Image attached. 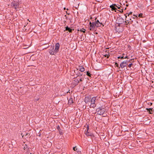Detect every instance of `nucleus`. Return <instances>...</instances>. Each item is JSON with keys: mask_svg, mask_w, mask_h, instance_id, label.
Instances as JSON below:
<instances>
[{"mask_svg": "<svg viewBox=\"0 0 154 154\" xmlns=\"http://www.w3.org/2000/svg\"><path fill=\"white\" fill-rule=\"evenodd\" d=\"M19 3L14 1L12 2L11 4V6L15 8L16 10V11L18 10L17 8H19Z\"/></svg>", "mask_w": 154, "mask_h": 154, "instance_id": "f03ea898", "label": "nucleus"}, {"mask_svg": "<svg viewBox=\"0 0 154 154\" xmlns=\"http://www.w3.org/2000/svg\"><path fill=\"white\" fill-rule=\"evenodd\" d=\"M86 108V106L84 105L83 106V108L84 109H85Z\"/></svg>", "mask_w": 154, "mask_h": 154, "instance_id": "c9c22d12", "label": "nucleus"}, {"mask_svg": "<svg viewBox=\"0 0 154 154\" xmlns=\"http://www.w3.org/2000/svg\"><path fill=\"white\" fill-rule=\"evenodd\" d=\"M118 21L120 23V24H122L125 22L124 20L122 18H119V19Z\"/></svg>", "mask_w": 154, "mask_h": 154, "instance_id": "9d476101", "label": "nucleus"}, {"mask_svg": "<svg viewBox=\"0 0 154 154\" xmlns=\"http://www.w3.org/2000/svg\"><path fill=\"white\" fill-rule=\"evenodd\" d=\"M74 29H72L69 27L68 26L66 27V30L68 31L69 32H72Z\"/></svg>", "mask_w": 154, "mask_h": 154, "instance_id": "f8f14e48", "label": "nucleus"}, {"mask_svg": "<svg viewBox=\"0 0 154 154\" xmlns=\"http://www.w3.org/2000/svg\"><path fill=\"white\" fill-rule=\"evenodd\" d=\"M82 81H83V80L82 79V78H81V79H80L79 80V82H82Z\"/></svg>", "mask_w": 154, "mask_h": 154, "instance_id": "f704fd0d", "label": "nucleus"}, {"mask_svg": "<svg viewBox=\"0 0 154 154\" xmlns=\"http://www.w3.org/2000/svg\"><path fill=\"white\" fill-rule=\"evenodd\" d=\"M132 14V12H131L129 13L127 12L125 14H126V15H127V16L128 17H129V16L131 17V16Z\"/></svg>", "mask_w": 154, "mask_h": 154, "instance_id": "aec40b11", "label": "nucleus"}, {"mask_svg": "<svg viewBox=\"0 0 154 154\" xmlns=\"http://www.w3.org/2000/svg\"><path fill=\"white\" fill-rule=\"evenodd\" d=\"M132 63H130L129 64H128V65H127L129 67V68H130L131 66L132 65Z\"/></svg>", "mask_w": 154, "mask_h": 154, "instance_id": "a878e982", "label": "nucleus"}, {"mask_svg": "<svg viewBox=\"0 0 154 154\" xmlns=\"http://www.w3.org/2000/svg\"><path fill=\"white\" fill-rule=\"evenodd\" d=\"M105 56V57H107V58H108L109 57V55H108L107 54H106Z\"/></svg>", "mask_w": 154, "mask_h": 154, "instance_id": "7c9ffc66", "label": "nucleus"}, {"mask_svg": "<svg viewBox=\"0 0 154 154\" xmlns=\"http://www.w3.org/2000/svg\"><path fill=\"white\" fill-rule=\"evenodd\" d=\"M86 75L89 77H91V74L89 72V71L87 72Z\"/></svg>", "mask_w": 154, "mask_h": 154, "instance_id": "4be33fe9", "label": "nucleus"}, {"mask_svg": "<svg viewBox=\"0 0 154 154\" xmlns=\"http://www.w3.org/2000/svg\"><path fill=\"white\" fill-rule=\"evenodd\" d=\"M143 15L142 14L140 13V14H139L138 17H142V16Z\"/></svg>", "mask_w": 154, "mask_h": 154, "instance_id": "c85d7f7f", "label": "nucleus"}, {"mask_svg": "<svg viewBox=\"0 0 154 154\" xmlns=\"http://www.w3.org/2000/svg\"><path fill=\"white\" fill-rule=\"evenodd\" d=\"M57 128L58 130H59V129L60 128V127H59V126H58L57 127Z\"/></svg>", "mask_w": 154, "mask_h": 154, "instance_id": "ea45409f", "label": "nucleus"}, {"mask_svg": "<svg viewBox=\"0 0 154 154\" xmlns=\"http://www.w3.org/2000/svg\"><path fill=\"white\" fill-rule=\"evenodd\" d=\"M113 5H114V6H115H115H116V7H117V5H116V4H113Z\"/></svg>", "mask_w": 154, "mask_h": 154, "instance_id": "a18cd8bd", "label": "nucleus"}, {"mask_svg": "<svg viewBox=\"0 0 154 154\" xmlns=\"http://www.w3.org/2000/svg\"><path fill=\"white\" fill-rule=\"evenodd\" d=\"M125 3H127V1H125Z\"/></svg>", "mask_w": 154, "mask_h": 154, "instance_id": "864d4df0", "label": "nucleus"}, {"mask_svg": "<svg viewBox=\"0 0 154 154\" xmlns=\"http://www.w3.org/2000/svg\"><path fill=\"white\" fill-rule=\"evenodd\" d=\"M60 48V44L59 43H57L55 45V48L54 49L55 54H56Z\"/></svg>", "mask_w": 154, "mask_h": 154, "instance_id": "39448f33", "label": "nucleus"}, {"mask_svg": "<svg viewBox=\"0 0 154 154\" xmlns=\"http://www.w3.org/2000/svg\"><path fill=\"white\" fill-rule=\"evenodd\" d=\"M92 23V22H90V23H89L90 26L91 25Z\"/></svg>", "mask_w": 154, "mask_h": 154, "instance_id": "a19ab883", "label": "nucleus"}, {"mask_svg": "<svg viewBox=\"0 0 154 154\" xmlns=\"http://www.w3.org/2000/svg\"><path fill=\"white\" fill-rule=\"evenodd\" d=\"M125 16V20L126 21H125V23H126L127 24L125 23V24H127V23H131L133 21V20H132V19L131 18V17L129 16V17H128L127 15H126V14H125L124 15Z\"/></svg>", "mask_w": 154, "mask_h": 154, "instance_id": "20e7f679", "label": "nucleus"}, {"mask_svg": "<svg viewBox=\"0 0 154 154\" xmlns=\"http://www.w3.org/2000/svg\"><path fill=\"white\" fill-rule=\"evenodd\" d=\"M69 10V9H68V8H67V9H66V10Z\"/></svg>", "mask_w": 154, "mask_h": 154, "instance_id": "603ef678", "label": "nucleus"}, {"mask_svg": "<svg viewBox=\"0 0 154 154\" xmlns=\"http://www.w3.org/2000/svg\"><path fill=\"white\" fill-rule=\"evenodd\" d=\"M96 111L97 114L100 115L104 114V115L103 116L104 117L106 116H107V114H106V113H105L106 109L102 106L97 109H96Z\"/></svg>", "mask_w": 154, "mask_h": 154, "instance_id": "f257e3e1", "label": "nucleus"}, {"mask_svg": "<svg viewBox=\"0 0 154 154\" xmlns=\"http://www.w3.org/2000/svg\"><path fill=\"white\" fill-rule=\"evenodd\" d=\"M128 65V60H126V61H124L122 62L120 64V66L121 68L122 69L125 66H126Z\"/></svg>", "mask_w": 154, "mask_h": 154, "instance_id": "423d86ee", "label": "nucleus"}, {"mask_svg": "<svg viewBox=\"0 0 154 154\" xmlns=\"http://www.w3.org/2000/svg\"><path fill=\"white\" fill-rule=\"evenodd\" d=\"M73 83L75 85H77L79 83V81L78 79H75L73 81Z\"/></svg>", "mask_w": 154, "mask_h": 154, "instance_id": "4468645a", "label": "nucleus"}, {"mask_svg": "<svg viewBox=\"0 0 154 154\" xmlns=\"http://www.w3.org/2000/svg\"><path fill=\"white\" fill-rule=\"evenodd\" d=\"M134 17H132V16H131V19H132V20H133V19H134L135 18V17H136V18H138V17H137V15L136 16L135 15H134Z\"/></svg>", "mask_w": 154, "mask_h": 154, "instance_id": "5701e85b", "label": "nucleus"}, {"mask_svg": "<svg viewBox=\"0 0 154 154\" xmlns=\"http://www.w3.org/2000/svg\"><path fill=\"white\" fill-rule=\"evenodd\" d=\"M96 19H97V18H95V22H95V24H96V23H97V24H98V25H99V24H100V26H101V25H102V23H100V22L99 21V20H96Z\"/></svg>", "mask_w": 154, "mask_h": 154, "instance_id": "dca6fc26", "label": "nucleus"}, {"mask_svg": "<svg viewBox=\"0 0 154 154\" xmlns=\"http://www.w3.org/2000/svg\"><path fill=\"white\" fill-rule=\"evenodd\" d=\"M146 109L147 110V111L149 112V114H152L153 110H152V108H147Z\"/></svg>", "mask_w": 154, "mask_h": 154, "instance_id": "2eb2a0df", "label": "nucleus"}, {"mask_svg": "<svg viewBox=\"0 0 154 154\" xmlns=\"http://www.w3.org/2000/svg\"><path fill=\"white\" fill-rule=\"evenodd\" d=\"M82 76V74H80V73L78 75L77 77H80Z\"/></svg>", "mask_w": 154, "mask_h": 154, "instance_id": "c756f323", "label": "nucleus"}, {"mask_svg": "<svg viewBox=\"0 0 154 154\" xmlns=\"http://www.w3.org/2000/svg\"><path fill=\"white\" fill-rule=\"evenodd\" d=\"M126 9H127L126 8V7H125V8L124 10H126Z\"/></svg>", "mask_w": 154, "mask_h": 154, "instance_id": "8fccbe9b", "label": "nucleus"}, {"mask_svg": "<svg viewBox=\"0 0 154 154\" xmlns=\"http://www.w3.org/2000/svg\"><path fill=\"white\" fill-rule=\"evenodd\" d=\"M118 23L119 26H121V24H120V23L119 22H118Z\"/></svg>", "mask_w": 154, "mask_h": 154, "instance_id": "58836bf2", "label": "nucleus"}, {"mask_svg": "<svg viewBox=\"0 0 154 154\" xmlns=\"http://www.w3.org/2000/svg\"><path fill=\"white\" fill-rule=\"evenodd\" d=\"M97 97H93L91 99V103H95L96 100H97Z\"/></svg>", "mask_w": 154, "mask_h": 154, "instance_id": "6e6552de", "label": "nucleus"}, {"mask_svg": "<svg viewBox=\"0 0 154 154\" xmlns=\"http://www.w3.org/2000/svg\"><path fill=\"white\" fill-rule=\"evenodd\" d=\"M97 23L95 24V22H92V25L90 26V30L91 31H94L95 30L96 27H100V25H99L98 24H97Z\"/></svg>", "mask_w": 154, "mask_h": 154, "instance_id": "7ed1b4c3", "label": "nucleus"}, {"mask_svg": "<svg viewBox=\"0 0 154 154\" xmlns=\"http://www.w3.org/2000/svg\"><path fill=\"white\" fill-rule=\"evenodd\" d=\"M114 5H113V4L110 6L112 11L115 10V9H117V8L115 7L114 6Z\"/></svg>", "mask_w": 154, "mask_h": 154, "instance_id": "a211bd4d", "label": "nucleus"}, {"mask_svg": "<svg viewBox=\"0 0 154 154\" xmlns=\"http://www.w3.org/2000/svg\"><path fill=\"white\" fill-rule=\"evenodd\" d=\"M153 112H154V110H153Z\"/></svg>", "mask_w": 154, "mask_h": 154, "instance_id": "5fc2aeb1", "label": "nucleus"}, {"mask_svg": "<svg viewBox=\"0 0 154 154\" xmlns=\"http://www.w3.org/2000/svg\"><path fill=\"white\" fill-rule=\"evenodd\" d=\"M87 132H85V134L87 136H91L92 134L91 133H89V132H88V130L89 129V126L88 125H87Z\"/></svg>", "mask_w": 154, "mask_h": 154, "instance_id": "1a4fd4ad", "label": "nucleus"}, {"mask_svg": "<svg viewBox=\"0 0 154 154\" xmlns=\"http://www.w3.org/2000/svg\"><path fill=\"white\" fill-rule=\"evenodd\" d=\"M68 102L70 104H72L73 103V99L71 97L68 100Z\"/></svg>", "mask_w": 154, "mask_h": 154, "instance_id": "f3484780", "label": "nucleus"}, {"mask_svg": "<svg viewBox=\"0 0 154 154\" xmlns=\"http://www.w3.org/2000/svg\"><path fill=\"white\" fill-rule=\"evenodd\" d=\"M115 12H116L117 11H118L117 9H115V10H114Z\"/></svg>", "mask_w": 154, "mask_h": 154, "instance_id": "de8ad7c7", "label": "nucleus"}, {"mask_svg": "<svg viewBox=\"0 0 154 154\" xmlns=\"http://www.w3.org/2000/svg\"><path fill=\"white\" fill-rule=\"evenodd\" d=\"M123 8H122V9L120 11H119L121 13H122V12H123Z\"/></svg>", "mask_w": 154, "mask_h": 154, "instance_id": "72a5a7b5", "label": "nucleus"}, {"mask_svg": "<svg viewBox=\"0 0 154 154\" xmlns=\"http://www.w3.org/2000/svg\"><path fill=\"white\" fill-rule=\"evenodd\" d=\"M66 14H68V15H69L70 14L69 13H68L67 12V11H66Z\"/></svg>", "mask_w": 154, "mask_h": 154, "instance_id": "37998d69", "label": "nucleus"}, {"mask_svg": "<svg viewBox=\"0 0 154 154\" xmlns=\"http://www.w3.org/2000/svg\"><path fill=\"white\" fill-rule=\"evenodd\" d=\"M117 7V8H118V9H120L121 7L122 8H123V7H122V6H120V7H119V6H117V7Z\"/></svg>", "mask_w": 154, "mask_h": 154, "instance_id": "2f4dec72", "label": "nucleus"}, {"mask_svg": "<svg viewBox=\"0 0 154 154\" xmlns=\"http://www.w3.org/2000/svg\"><path fill=\"white\" fill-rule=\"evenodd\" d=\"M24 149H26V147L25 146H24L23 148Z\"/></svg>", "mask_w": 154, "mask_h": 154, "instance_id": "49530a36", "label": "nucleus"}, {"mask_svg": "<svg viewBox=\"0 0 154 154\" xmlns=\"http://www.w3.org/2000/svg\"><path fill=\"white\" fill-rule=\"evenodd\" d=\"M21 135L22 136V137H23V133H21Z\"/></svg>", "mask_w": 154, "mask_h": 154, "instance_id": "09e8293b", "label": "nucleus"}, {"mask_svg": "<svg viewBox=\"0 0 154 154\" xmlns=\"http://www.w3.org/2000/svg\"><path fill=\"white\" fill-rule=\"evenodd\" d=\"M122 4H123L124 5H125V4L124 3H123V2H122V3H120L121 5H122Z\"/></svg>", "mask_w": 154, "mask_h": 154, "instance_id": "473e14b6", "label": "nucleus"}, {"mask_svg": "<svg viewBox=\"0 0 154 154\" xmlns=\"http://www.w3.org/2000/svg\"><path fill=\"white\" fill-rule=\"evenodd\" d=\"M149 105H152V103H149V104H148Z\"/></svg>", "mask_w": 154, "mask_h": 154, "instance_id": "e433bc0d", "label": "nucleus"}, {"mask_svg": "<svg viewBox=\"0 0 154 154\" xmlns=\"http://www.w3.org/2000/svg\"><path fill=\"white\" fill-rule=\"evenodd\" d=\"M29 135V133H26V134H25V136H28V135Z\"/></svg>", "mask_w": 154, "mask_h": 154, "instance_id": "4c0bfd02", "label": "nucleus"}, {"mask_svg": "<svg viewBox=\"0 0 154 154\" xmlns=\"http://www.w3.org/2000/svg\"><path fill=\"white\" fill-rule=\"evenodd\" d=\"M78 69L81 72H83L85 70V68L82 66H79Z\"/></svg>", "mask_w": 154, "mask_h": 154, "instance_id": "ddd939ff", "label": "nucleus"}, {"mask_svg": "<svg viewBox=\"0 0 154 154\" xmlns=\"http://www.w3.org/2000/svg\"><path fill=\"white\" fill-rule=\"evenodd\" d=\"M124 59H126V58H128V56H125V57H124Z\"/></svg>", "mask_w": 154, "mask_h": 154, "instance_id": "79ce46f5", "label": "nucleus"}, {"mask_svg": "<svg viewBox=\"0 0 154 154\" xmlns=\"http://www.w3.org/2000/svg\"><path fill=\"white\" fill-rule=\"evenodd\" d=\"M96 104H95V103H91V105L90 106V108H94L95 107H96Z\"/></svg>", "mask_w": 154, "mask_h": 154, "instance_id": "6ab92c4d", "label": "nucleus"}, {"mask_svg": "<svg viewBox=\"0 0 154 154\" xmlns=\"http://www.w3.org/2000/svg\"><path fill=\"white\" fill-rule=\"evenodd\" d=\"M84 101L86 103H87L88 102H90L91 101V98L89 97H86Z\"/></svg>", "mask_w": 154, "mask_h": 154, "instance_id": "9b49d317", "label": "nucleus"}, {"mask_svg": "<svg viewBox=\"0 0 154 154\" xmlns=\"http://www.w3.org/2000/svg\"><path fill=\"white\" fill-rule=\"evenodd\" d=\"M126 5V6L128 7V4H127L126 5Z\"/></svg>", "mask_w": 154, "mask_h": 154, "instance_id": "c03bdc74", "label": "nucleus"}, {"mask_svg": "<svg viewBox=\"0 0 154 154\" xmlns=\"http://www.w3.org/2000/svg\"><path fill=\"white\" fill-rule=\"evenodd\" d=\"M123 55H125L124 54H123L122 55V56H121V57H120V56H119V57H118V59H124V56H123Z\"/></svg>", "mask_w": 154, "mask_h": 154, "instance_id": "412c9836", "label": "nucleus"}, {"mask_svg": "<svg viewBox=\"0 0 154 154\" xmlns=\"http://www.w3.org/2000/svg\"><path fill=\"white\" fill-rule=\"evenodd\" d=\"M78 31H80L82 32H83V33H85V31L82 30L81 29H78Z\"/></svg>", "mask_w": 154, "mask_h": 154, "instance_id": "cd10ccee", "label": "nucleus"}, {"mask_svg": "<svg viewBox=\"0 0 154 154\" xmlns=\"http://www.w3.org/2000/svg\"><path fill=\"white\" fill-rule=\"evenodd\" d=\"M64 10H65V9H66V8H64Z\"/></svg>", "mask_w": 154, "mask_h": 154, "instance_id": "3c124183", "label": "nucleus"}, {"mask_svg": "<svg viewBox=\"0 0 154 154\" xmlns=\"http://www.w3.org/2000/svg\"><path fill=\"white\" fill-rule=\"evenodd\" d=\"M73 150L75 151H77V148L76 146L74 147H73Z\"/></svg>", "mask_w": 154, "mask_h": 154, "instance_id": "393cba45", "label": "nucleus"}, {"mask_svg": "<svg viewBox=\"0 0 154 154\" xmlns=\"http://www.w3.org/2000/svg\"><path fill=\"white\" fill-rule=\"evenodd\" d=\"M134 59H131L130 60H129L128 61V63L129 62L130 63H132Z\"/></svg>", "mask_w": 154, "mask_h": 154, "instance_id": "b1692460", "label": "nucleus"}, {"mask_svg": "<svg viewBox=\"0 0 154 154\" xmlns=\"http://www.w3.org/2000/svg\"><path fill=\"white\" fill-rule=\"evenodd\" d=\"M49 52L51 55H55V54L54 47H51L50 48V49H49Z\"/></svg>", "mask_w": 154, "mask_h": 154, "instance_id": "0eeeda50", "label": "nucleus"}, {"mask_svg": "<svg viewBox=\"0 0 154 154\" xmlns=\"http://www.w3.org/2000/svg\"><path fill=\"white\" fill-rule=\"evenodd\" d=\"M115 65L116 66H117L118 67H119V68H120V67H119V64L117 63H115Z\"/></svg>", "mask_w": 154, "mask_h": 154, "instance_id": "bb28decb", "label": "nucleus"}]
</instances>
